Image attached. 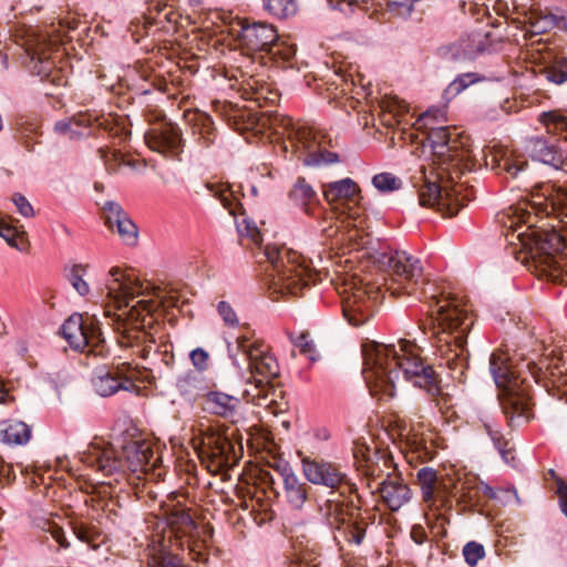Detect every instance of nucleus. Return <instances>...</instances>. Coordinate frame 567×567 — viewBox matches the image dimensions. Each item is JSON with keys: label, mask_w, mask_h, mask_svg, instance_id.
Instances as JSON below:
<instances>
[{"label": "nucleus", "mask_w": 567, "mask_h": 567, "mask_svg": "<svg viewBox=\"0 0 567 567\" xmlns=\"http://www.w3.org/2000/svg\"><path fill=\"white\" fill-rule=\"evenodd\" d=\"M371 257L388 274L385 291L394 297L408 295L424 301L427 319L423 329L431 332L440 365L449 369L452 379L465 383L470 368L467 337L474 324L472 312L458 298L425 281L417 258L400 250H378Z\"/></svg>", "instance_id": "f257e3e1"}, {"label": "nucleus", "mask_w": 567, "mask_h": 567, "mask_svg": "<svg viewBox=\"0 0 567 567\" xmlns=\"http://www.w3.org/2000/svg\"><path fill=\"white\" fill-rule=\"evenodd\" d=\"M550 183L539 184L532 192L530 203H522L511 206L504 214L502 223L508 229L506 239L513 246L512 254L525 264L538 278L549 280L558 285H567V270L564 267L561 251L567 247V239L555 229L546 230L535 227L532 219L539 213L547 216L556 214L564 221L567 216L560 207L551 209L547 207V198L544 186ZM555 188L556 185L551 184ZM564 189L563 187H559Z\"/></svg>", "instance_id": "f03ea898"}, {"label": "nucleus", "mask_w": 567, "mask_h": 567, "mask_svg": "<svg viewBox=\"0 0 567 567\" xmlns=\"http://www.w3.org/2000/svg\"><path fill=\"white\" fill-rule=\"evenodd\" d=\"M427 141L439 167L421 165L412 174L411 183L417 189L421 206L454 216L468 199L467 194H463V184L455 182V177L475 167L467 137L449 126H431Z\"/></svg>", "instance_id": "7ed1b4c3"}, {"label": "nucleus", "mask_w": 567, "mask_h": 567, "mask_svg": "<svg viewBox=\"0 0 567 567\" xmlns=\"http://www.w3.org/2000/svg\"><path fill=\"white\" fill-rule=\"evenodd\" d=\"M301 464L308 482L330 488L329 497L318 505V512L333 533V539L338 545L342 538L350 546H361L374 517L365 515L367 511L362 512L359 503L347 496L357 493V485L336 463L303 457Z\"/></svg>", "instance_id": "20e7f679"}, {"label": "nucleus", "mask_w": 567, "mask_h": 567, "mask_svg": "<svg viewBox=\"0 0 567 567\" xmlns=\"http://www.w3.org/2000/svg\"><path fill=\"white\" fill-rule=\"evenodd\" d=\"M365 383L372 395L393 396L400 374L414 386L431 395L440 393V379L430 364L420 357V348L405 339L395 344L369 342L363 344Z\"/></svg>", "instance_id": "39448f33"}, {"label": "nucleus", "mask_w": 567, "mask_h": 567, "mask_svg": "<svg viewBox=\"0 0 567 567\" xmlns=\"http://www.w3.org/2000/svg\"><path fill=\"white\" fill-rule=\"evenodd\" d=\"M489 371L498 388V401L511 429L527 424L535 417L532 385L514 368L503 352H494L489 358Z\"/></svg>", "instance_id": "423d86ee"}, {"label": "nucleus", "mask_w": 567, "mask_h": 567, "mask_svg": "<svg viewBox=\"0 0 567 567\" xmlns=\"http://www.w3.org/2000/svg\"><path fill=\"white\" fill-rule=\"evenodd\" d=\"M262 255L268 262L265 267V282L274 299L296 297L312 280V262L299 252L287 247L267 245Z\"/></svg>", "instance_id": "0eeeda50"}, {"label": "nucleus", "mask_w": 567, "mask_h": 567, "mask_svg": "<svg viewBox=\"0 0 567 567\" xmlns=\"http://www.w3.org/2000/svg\"><path fill=\"white\" fill-rule=\"evenodd\" d=\"M81 461L103 475H123L126 472H146L154 466V453L145 442L131 441L116 450L104 440L90 443L81 454Z\"/></svg>", "instance_id": "6e6552de"}, {"label": "nucleus", "mask_w": 567, "mask_h": 567, "mask_svg": "<svg viewBox=\"0 0 567 567\" xmlns=\"http://www.w3.org/2000/svg\"><path fill=\"white\" fill-rule=\"evenodd\" d=\"M259 121L262 127L272 130L275 134H287L303 165L320 167L339 162V155L322 146L323 136L313 128L296 127L290 117L280 114H264Z\"/></svg>", "instance_id": "1a4fd4ad"}, {"label": "nucleus", "mask_w": 567, "mask_h": 567, "mask_svg": "<svg viewBox=\"0 0 567 567\" xmlns=\"http://www.w3.org/2000/svg\"><path fill=\"white\" fill-rule=\"evenodd\" d=\"M236 349L248 363L249 377L246 383L252 386V389H245L244 395L248 401L265 398L270 380L279 375L277 359L265 344L252 341L246 336L237 337Z\"/></svg>", "instance_id": "9d476101"}, {"label": "nucleus", "mask_w": 567, "mask_h": 567, "mask_svg": "<svg viewBox=\"0 0 567 567\" xmlns=\"http://www.w3.org/2000/svg\"><path fill=\"white\" fill-rule=\"evenodd\" d=\"M61 37H53L49 31H42L30 27L22 37L21 45L25 52V68L42 81L47 80L55 85H61L63 78L60 75L51 60L50 54L54 45L61 42Z\"/></svg>", "instance_id": "9b49d317"}, {"label": "nucleus", "mask_w": 567, "mask_h": 567, "mask_svg": "<svg viewBox=\"0 0 567 567\" xmlns=\"http://www.w3.org/2000/svg\"><path fill=\"white\" fill-rule=\"evenodd\" d=\"M156 307L157 305L151 299L138 300L131 307L125 320H117L118 344L140 348L143 359L148 357L151 344L155 342V338L148 329L154 322L152 312Z\"/></svg>", "instance_id": "f8f14e48"}, {"label": "nucleus", "mask_w": 567, "mask_h": 567, "mask_svg": "<svg viewBox=\"0 0 567 567\" xmlns=\"http://www.w3.org/2000/svg\"><path fill=\"white\" fill-rule=\"evenodd\" d=\"M60 332L69 346L87 355L105 358L109 349L103 338L100 321L96 316L73 313L61 326Z\"/></svg>", "instance_id": "ddd939ff"}, {"label": "nucleus", "mask_w": 567, "mask_h": 567, "mask_svg": "<svg viewBox=\"0 0 567 567\" xmlns=\"http://www.w3.org/2000/svg\"><path fill=\"white\" fill-rule=\"evenodd\" d=\"M343 293V316L350 324L360 327L372 318L381 297V288L363 284L361 279L352 276L344 280Z\"/></svg>", "instance_id": "4468645a"}, {"label": "nucleus", "mask_w": 567, "mask_h": 567, "mask_svg": "<svg viewBox=\"0 0 567 567\" xmlns=\"http://www.w3.org/2000/svg\"><path fill=\"white\" fill-rule=\"evenodd\" d=\"M238 40L244 50L248 53H267L271 55L280 54L288 61L293 55L291 49L281 51V45L277 42L278 34L276 29L265 22H254L241 27Z\"/></svg>", "instance_id": "2eb2a0df"}, {"label": "nucleus", "mask_w": 567, "mask_h": 567, "mask_svg": "<svg viewBox=\"0 0 567 567\" xmlns=\"http://www.w3.org/2000/svg\"><path fill=\"white\" fill-rule=\"evenodd\" d=\"M155 123L144 134L146 145L154 152L167 157H176L183 151L184 141L179 126L167 120L164 114L154 117Z\"/></svg>", "instance_id": "dca6fc26"}, {"label": "nucleus", "mask_w": 567, "mask_h": 567, "mask_svg": "<svg viewBox=\"0 0 567 567\" xmlns=\"http://www.w3.org/2000/svg\"><path fill=\"white\" fill-rule=\"evenodd\" d=\"M417 481L422 491L423 502L430 509L451 508L450 489L444 480L437 476L432 467H422L417 472Z\"/></svg>", "instance_id": "f3484780"}, {"label": "nucleus", "mask_w": 567, "mask_h": 567, "mask_svg": "<svg viewBox=\"0 0 567 567\" xmlns=\"http://www.w3.org/2000/svg\"><path fill=\"white\" fill-rule=\"evenodd\" d=\"M109 275L111 279L105 284L106 295L118 309L128 307L131 300L144 293L143 285L125 275L121 268H111Z\"/></svg>", "instance_id": "a211bd4d"}, {"label": "nucleus", "mask_w": 567, "mask_h": 567, "mask_svg": "<svg viewBox=\"0 0 567 567\" xmlns=\"http://www.w3.org/2000/svg\"><path fill=\"white\" fill-rule=\"evenodd\" d=\"M233 78L245 99L252 100L260 106L262 103H277L278 93L271 90L269 84L259 74H249L240 70Z\"/></svg>", "instance_id": "6ab92c4d"}, {"label": "nucleus", "mask_w": 567, "mask_h": 567, "mask_svg": "<svg viewBox=\"0 0 567 567\" xmlns=\"http://www.w3.org/2000/svg\"><path fill=\"white\" fill-rule=\"evenodd\" d=\"M105 225L112 230H116L121 239L127 245H135L137 241V226L124 212L122 206L113 200L103 205Z\"/></svg>", "instance_id": "aec40b11"}, {"label": "nucleus", "mask_w": 567, "mask_h": 567, "mask_svg": "<svg viewBox=\"0 0 567 567\" xmlns=\"http://www.w3.org/2000/svg\"><path fill=\"white\" fill-rule=\"evenodd\" d=\"M92 385L100 396H111L120 390L131 391L135 388L133 379L118 368L99 371L92 379Z\"/></svg>", "instance_id": "412c9836"}, {"label": "nucleus", "mask_w": 567, "mask_h": 567, "mask_svg": "<svg viewBox=\"0 0 567 567\" xmlns=\"http://www.w3.org/2000/svg\"><path fill=\"white\" fill-rule=\"evenodd\" d=\"M379 492L391 511L400 509L411 498L410 487L398 474H388L380 483Z\"/></svg>", "instance_id": "4be33fe9"}, {"label": "nucleus", "mask_w": 567, "mask_h": 567, "mask_svg": "<svg viewBox=\"0 0 567 567\" xmlns=\"http://www.w3.org/2000/svg\"><path fill=\"white\" fill-rule=\"evenodd\" d=\"M322 194L328 203L341 202L359 206L362 199L360 186L350 177L323 184Z\"/></svg>", "instance_id": "5701e85b"}, {"label": "nucleus", "mask_w": 567, "mask_h": 567, "mask_svg": "<svg viewBox=\"0 0 567 567\" xmlns=\"http://www.w3.org/2000/svg\"><path fill=\"white\" fill-rule=\"evenodd\" d=\"M288 198L293 206L300 208L306 215L316 217V210L321 206L320 199L312 185L299 176L288 192Z\"/></svg>", "instance_id": "b1692460"}, {"label": "nucleus", "mask_w": 567, "mask_h": 567, "mask_svg": "<svg viewBox=\"0 0 567 567\" xmlns=\"http://www.w3.org/2000/svg\"><path fill=\"white\" fill-rule=\"evenodd\" d=\"M202 445L218 465L228 463L230 454L234 453L233 442L214 429H207L202 433Z\"/></svg>", "instance_id": "393cba45"}, {"label": "nucleus", "mask_w": 567, "mask_h": 567, "mask_svg": "<svg viewBox=\"0 0 567 567\" xmlns=\"http://www.w3.org/2000/svg\"><path fill=\"white\" fill-rule=\"evenodd\" d=\"M203 399L204 410L224 419L233 420L240 405V400L237 396L219 391L206 392Z\"/></svg>", "instance_id": "a878e982"}, {"label": "nucleus", "mask_w": 567, "mask_h": 567, "mask_svg": "<svg viewBox=\"0 0 567 567\" xmlns=\"http://www.w3.org/2000/svg\"><path fill=\"white\" fill-rule=\"evenodd\" d=\"M525 150L533 159L558 167L564 162L563 154L555 144L540 136L526 140Z\"/></svg>", "instance_id": "bb28decb"}, {"label": "nucleus", "mask_w": 567, "mask_h": 567, "mask_svg": "<svg viewBox=\"0 0 567 567\" xmlns=\"http://www.w3.org/2000/svg\"><path fill=\"white\" fill-rule=\"evenodd\" d=\"M178 393L189 403L195 402L199 398H204L207 392L205 379L203 375L195 371H188L176 381Z\"/></svg>", "instance_id": "cd10ccee"}, {"label": "nucleus", "mask_w": 567, "mask_h": 567, "mask_svg": "<svg viewBox=\"0 0 567 567\" xmlns=\"http://www.w3.org/2000/svg\"><path fill=\"white\" fill-rule=\"evenodd\" d=\"M519 28L527 29L532 34H542L555 28L556 14L539 10H524Z\"/></svg>", "instance_id": "c85d7f7f"}, {"label": "nucleus", "mask_w": 567, "mask_h": 567, "mask_svg": "<svg viewBox=\"0 0 567 567\" xmlns=\"http://www.w3.org/2000/svg\"><path fill=\"white\" fill-rule=\"evenodd\" d=\"M284 495L293 509H301L308 498L309 486L297 475L289 476L284 483Z\"/></svg>", "instance_id": "c756f323"}, {"label": "nucleus", "mask_w": 567, "mask_h": 567, "mask_svg": "<svg viewBox=\"0 0 567 567\" xmlns=\"http://www.w3.org/2000/svg\"><path fill=\"white\" fill-rule=\"evenodd\" d=\"M31 437V429L21 421H8L2 423L0 430V439L3 443L9 445H23L29 442Z\"/></svg>", "instance_id": "7c9ffc66"}, {"label": "nucleus", "mask_w": 567, "mask_h": 567, "mask_svg": "<svg viewBox=\"0 0 567 567\" xmlns=\"http://www.w3.org/2000/svg\"><path fill=\"white\" fill-rule=\"evenodd\" d=\"M538 122L551 135L559 136L567 141V114L560 110H550L542 112L538 115Z\"/></svg>", "instance_id": "2f4dec72"}, {"label": "nucleus", "mask_w": 567, "mask_h": 567, "mask_svg": "<svg viewBox=\"0 0 567 567\" xmlns=\"http://www.w3.org/2000/svg\"><path fill=\"white\" fill-rule=\"evenodd\" d=\"M464 50H466L467 59L474 61L480 54L484 53L491 47L488 33L474 32L458 39Z\"/></svg>", "instance_id": "473e14b6"}, {"label": "nucleus", "mask_w": 567, "mask_h": 567, "mask_svg": "<svg viewBox=\"0 0 567 567\" xmlns=\"http://www.w3.org/2000/svg\"><path fill=\"white\" fill-rule=\"evenodd\" d=\"M484 76L476 72H466L457 75L444 90L443 97L447 102L456 97L468 86L482 82Z\"/></svg>", "instance_id": "72a5a7b5"}, {"label": "nucleus", "mask_w": 567, "mask_h": 567, "mask_svg": "<svg viewBox=\"0 0 567 567\" xmlns=\"http://www.w3.org/2000/svg\"><path fill=\"white\" fill-rule=\"evenodd\" d=\"M493 161L495 162L493 168L496 169L497 173H505L513 178L524 172L527 166L526 161L516 158L507 153L502 154L498 158H494Z\"/></svg>", "instance_id": "f704fd0d"}, {"label": "nucleus", "mask_w": 567, "mask_h": 567, "mask_svg": "<svg viewBox=\"0 0 567 567\" xmlns=\"http://www.w3.org/2000/svg\"><path fill=\"white\" fill-rule=\"evenodd\" d=\"M70 525L73 534L79 540L87 544L91 548L99 547L101 533L95 526L86 524L82 520L72 522Z\"/></svg>", "instance_id": "c9c22d12"}, {"label": "nucleus", "mask_w": 567, "mask_h": 567, "mask_svg": "<svg viewBox=\"0 0 567 567\" xmlns=\"http://www.w3.org/2000/svg\"><path fill=\"white\" fill-rule=\"evenodd\" d=\"M492 9L498 17H503L506 21H511L519 28L524 10H519L515 0H494Z\"/></svg>", "instance_id": "e433bc0d"}, {"label": "nucleus", "mask_w": 567, "mask_h": 567, "mask_svg": "<svg viewBox=\"0 0 567 567\" xmlns=\"http://www.w3.org/2000/svg\"><path fill=\"white\" fill-rule=\"evenodd\" d=\"M264 9L272 17L286 19L297 12V0H262Z\"/></svg>", "instance_id": "4c0bfd02"}, {"label": "nucleus", "mask_w": 567, "mask_h": 567, "mask_svg": "<svg viewBox=\"0 0 567 567\" xmlns=\"http://www.w3.org/2000/svg\"><path fill=\"white\" fill-rule=\"evenodd\" d=\"M484 427L504 462L512 464L514 461V450L509 441L504 437L499 430L494 429L489 424L485 423Z\"/></svg>", "instance_id": "58836bf2"}, {"label": "nucleus", "mask_w": 567, "mask_h": 567, "mask_svg": "<svg viewBox=\"0 0 567 567\" xmlns=\"http://www.w3.org/2000/svg\"><path fill=\"white\" fill-rule=\"evenodd\" d=\"M209 194L217 198L223 207L229 212L230 215H236V208L239 205L234 197L233 192L228 187L218 184H206Z\"/></svg>", "instance_id": "ea45409f"}, {"label": "nucleus", "mask_w": 567, "mask_h": 567, "mask_svg": "<svg viewBox=\"0 0 567 567\" xmlns=\"http://www.w3.org/2000/svg\"><path fill=\"white\" fill-rule=\"evenodd\" d=\"M546 79L557 85L567 82V55L556 58L550 64L543 70Z\"/></svg>", "instance_id": "a19ab883"}, {"label": "nucleus", "mask_w": 567, "mask_h": 567, "mask_svg": "<svg viewBox=\"0 0 567 567\" xmlns=\"http://www.w3.org/2000/svg\"><path fill=\"white\" fill-rule=\"evenodd\" d=\"M372 185L380 193H392L402 188V181L394 174L382 172L372 177Z\"/></svg>", "instance_id": "79ce46f5"}, {"label": "nucleus", "mask_w": 567, "mask_h": 567, "mask_svg": "<svg viewBox=\"0 0 567 567\" xmlns=\"http://www.w3.org/2000/svg\"><path fill=\"white\" fill-rule=\"evenodd\" d=\"M545 190L543 195L546 196V205L550 206L551 209L560 207L563 213L567 216V189L555 188L551 185L544 186ZM567 225V220L565 221Z\"/></svg>", "instance_id": "37998d69"}, {"label": "nucleus", "mask_w": 567, "mask_h": 567, "mask_svg": "<svg viewBox=\"0 0 567 567\" xmlns=\"http://www.w3.org/2000/svg\"><path fill=\"white\" fill-rule=\"evenodd\" d=\"M439 55L447 62L463 63L470 61L466 55V50L463 49L460 41L439 48Z\"/></svg>", "instance_id": "c03bdc74"}, {"label": "nucleus", "mask_w": 567, "mask_h": 567, "mask_svg": "<svg viewBox=\"0 0 567 567\" xmlns=\"http://www.w3.org/2000/svg\"><path fill=\"white\" fill-rule=\"evenodd\" d=\"M478 478H466L460 489V501L464 504L476 505L481 503V492L477 489Z\"/></svg>", "instance_id": "a18cd8bd"}, {"label": "nucleus", "mask_w": 567, "mask_h": 567, "mask_svg": "<svg viewBox=\"0 0 567 567\" xmlns=\"http://www.w3.org/2000/svg\"><path fill=\"white\" fill-rule=\"evenodd\" d=\"M85 274H86V266L79 264V265H73L66 275L72 287L81 296H85L90 291V287H89L87 282L83 279Z\"/></svg>", "instance_id": "49530a36"}, {"label": "nucleus", "mask_w": 567, "mask_h": 567, "mask_svg": "<svg viewBox=\"0 0 567 567\" xmlns=\"http://www.w3.org/2000/svg\"><path fill=\"white\" fill-rule=\"evenodd\" d=\"M97 153L110 173L116 172L122 164L132 166L133 168L136 167V163L130 161L125 162L120 152L109 151L106 148L101 147L97 150Z\"/></svg>", "instance_id": "de8ad7c7"}, {"label": "nucleus", "mask_w": 567, "mask_h": 567, "mask_svg": "<svg viewBox=\"0 0 567 567\" xmlns=\"http://www.w3.org/2000/svg\"><path fill=\"white\" fill-rule=\"evenodd\" d=\"M290 341L300 349V352L308 355L310 360H316V347L310 338L309 332L302 331L298 336H295L293 333L289 334Z\"/></svg>", "instance_id": "09e8293b"}, {"label": "nucleus", "mask_w": 567, "mask_h": 567, "mask_svg": "<svg viewBox=\"0 0 567 567\" xmlns=\"http://www.w3.org/2000/svg\"><path fill=\"white\" fill-rule=\"evenodd\" d=\"M90 122V115L79 114L71 118L62 120L55 123L54 130L56 133L70 137L72 126L86 125Z\"/></svg>", "instance_id": "8fccbe9b"}, {"label": "nucleus", "mask_w": 567, "mask_h": 567, "mask_svg": "<svg viewBox=\"0 0 567 567\" xmlns=\"http://www.w3.org/2000/svg\"><path fill=\"white\" fill-rule=\"evenodd\" d=\"M463 556H464L466 564L470 565L471 567H474V566H476L478 560L484 558L485 548L482 544H480L477 542H473V540L468 542L463 547Z\"/></svg>", "instance_id": "3c124183"}, {"label": "nucleus", "mask_w": 567, "mask_h": 567, "mask_svg": "<svg viewBox=\"0 0 567 567\" xmlns=\"http://www.w3.org/2000/svg\"><path fill=\"white\" fill-rule=\"evenodd\" d=\"M330 6L334 9L346 12V8L353 10L358 8L364 12H369L370 8L374 6L375 0H328Z\"/></svg>", "instance_id": "603ef678"}, {"label": "nucleus", "mask_w": 567, "mask_h": 567, "mask_svg": "<svg viewBox=\"0 0 567 567\" xmlns=\"http://www.w3.org/2000/svg\"><path fill=\"white\" fill-rule=\"evenodd\" d=\"M0 236L18 250L24 249L23 237L10 225H0Z\"/></svg>", "instance_id": "864d4df0"}, {"label": "nucleus", "mask_w": 567, "mask_h": 567, "mask_svg": "<svg viewBox=\"0 0 567 567\" xmlns=\"http://www.w3.org/2000/svg\"><path fill=\"white\" fill-rule=\"evenodd\" d=\"M42 529L49 533L61 547L68 548L70 546V544L66 540L63 528L56 522L51 519L44 520Z\"/></svg>", "instance_id": "5fc2aeb1"}, {"label": "nucleus", "mask_w": 567, "mask_h": 567, "mask_svg": "<svg viewBox=\"0 0 567 567\" xmlns=\"http://www.w3.org/2000/svg\"><path fill=\"white\" fill-rule=\"evenodd\" d=\"M217 311L226 326L235 327L238 324L237 315L228 302L219 301L217 305Z\"/></svg>", "instance_id": "6e6d98bb"}, {"label": "nucleus", "mask_w": 567, "mask_h": 567, "mask_svg": "<svg viewBox=\"0 0 567 567\" xmlns=\"http://www.w3.org/2000/svg\"><path fill=\"white\" fill-rule=\"evenodd\" d=\"M197 121L200 126L199 134L207 144L212 143L214 137V123L212 117L207 114H202L198 116Z\"/></svg>", "instance_id": "4d7b16f0"}, {"label": "nucleus", "mask_w": 567, "mask_h": 567, "mask_svg": "<svg viewBox=\"0 0 567 567\" xmlns=\"http://www.w3.org/2000/svg\"><path fill=\"white\" fill-rule=\"evenodd\" d=\"M189 358H190V361H192L193 365L198 371H204V370L207 369V367H208V353L204 349H202V348L194 349L189 353Z\"/></svg>", "instance_id": "13d9d810"}, {"label": "nucleus", "mask_w": 567, "mask_h": 567, "mask_svg": "<svg viewBox=\"0 0 567 567\" xmlns=\"http://www.w3.org/2000/svg\"><path fill=\"white\" fill-rule=\"evenodd\" d=\"M12 202L16 205L18 212L23 217H32L34 215V210L30 202L21 194H14L12 196Z\"/></svg>", "instance_id": "bf43d9fd"}, {"label": "nucleus", "mask_w": 567, "mask_h": 567, "mask_svg": "<svg viewBox=\"0 0 567 567\" xmlns=\"http://www.w3.org/2000/svg\"><path fill=\"white\" fill-rule=\"evenodd\" d=\"M382 107L389 113H393L395 116L408 112L405 102L399 97H390L386 101H383Z\"/></svg>", "instance_id": "052dcab7"}, {"label": "nucleus", "mask_w": 567, "mask_h": 567, "mask_svg": "<svg viewBox=\"0 0 567 567\" xmlns=\"http://www.w3.org/2000/svg\"><path fill=\"white\" fill-rule=\"evenodd\" d=\"M244 224H245V227L243 228V226L240 224H238V231L240 234H245L246 236H248L249 238H251V240L254 243H258L259 239H260V233L258 230V228L256 227V225L254 223H250L248 220H244Z\"/></svg>", "instance_id": "680f3d73"}, {"label": "nucleus", "mask_w": 567, "mask_h": 567, "mask_svg": "<svg viewBox=\"0 0 567 567\" xmlns=\"http://www.w3.org/2000/svg\"><path fill=\"white\" fill-rule=\"evenodd\" d=\"M14 480L13 467L0 457V484H9Z\"/></svg>", "instance_id": "e2e57ef3"}, {"label": "nucleus", "mask_w": 567, "mask_h": 567, "mask_svg": "<svg viewBox=\"0 0 567 567\" xmlns=\"http://www.w3.org/2000/svg\"><path fill=\"white\" fill-rule=\"evenodd\" d=\"M161 567H183L181 559L171 553H164L158 557Z\"/></svg>", "instance_id": "0e129e2a"}, {"label": "nucleus", "mask_w": 567, "mask_h": 567, "mask_svg": "<svg viewBox=\"0 0 567 567\" xmlns=\"http://www.w3.org/2000/svg\"><path fill=\"white\" fill-rule=\"evenodd\" d=\"M556 493L558 495L560 511L567 517V484L559 482Z\"/></svg>", "instance_id": "69168bd1"}, {"label": "nucleus", "mask_w": 567, "mask_h": 567, "mask_svg": "<svg viewBox=\"0 0 567 567\" xmlns=\"http://www.w3.org/2000/svg\"><path fill=\"white\" fill-rule=\"evenodd\" d=\"M272 467L282 478V483L287 481L288 475H296V473L292 471L291 466L287 462H277Z\"/></svg>", "instance_id": "338daca9"}, {"label": "nucleus", "mask_w": 567, "mask_h": 567, "mask_svg": "<svg viewBox=\"0 0 567 567\" xmlns=\"http://www.w3.org/2000/svg\"><path fill=\"white\" fill-rule=\"evenodd\" d=\"M411 538L417 545H422L427 540V535L423 526L414 525L411 529Z\"/></svg>", "instance_id": "774afa93"}]
</instances>
